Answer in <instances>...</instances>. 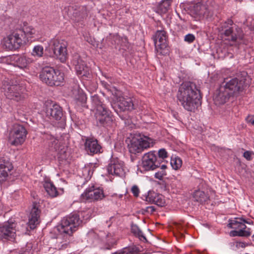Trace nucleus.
<instances>
[{"mask_svg": "<svg viewBox=\"0 0 254 254\" xmlns=\"http://www.w3.org/2000/svg\"><path fill=\"white\" fill-rule=\"evenodd\" d=\"M141 166L146 171L154 170L160 165L157 160V152L151 151L145 153L142 157Z\"/></svg>", "mask_w": 254, "mask_h": 254, "instance_id": "obj_15", "label": "nucleus"}, {"mask_svg": "<svg viewBox=\"0 0 254 254\" xmlns=\"http://www.w3.org/2000/svg\"><path fill=\"white\" fill-rule=\"evenodd\" d=\"M18 31L22 32L23 38L26 39V42H28L29 40L33 37L36 33L35 29L31 26H27L24 24V26L22 29L18 30Z\"/></svg>", "mask_w": 254, "mask_h": 254, "instance_id": "obj_26", "label": "nucleus"}, {"mask_svg": "<svg viewBox=\"0 0 254 254\" xmlns=\"http://www.w3.org/2000/svg\"><path fill=\"white\" fill-rule=\"evenodd\" d=\"M73 15L75 17H77L78 18V20H79L84 18V17L86 15V12L85 11L84 8L82 7L79 11L75 10V12H73Z\"/></svg>", "mask_w": 254, "mask_h": 254, "instance_id": "obj_38", "label": "nucleus"}, {"mask_svg": "<svg viewBox=\"0 0 254 254\" xmlns=\"http://www.w3.org/2000/svg\"><path fill=\"white\" fill-rule=\"evenodd\" d=\"M246 120L248 124L254 126V116H248Z\"/></svg>", "mask_w": 254, "mask_h": 254, "instance_id": "obj_47", "label": "nucleus"}, {"mask_svg": "<svg viewBox=\"0 0 254 254\" xmlns=\"http://www.w3.org/2000/svg\"><path fill=\"white\" fill-rule=\"evenodd\" d=\"M144 196L146 201L151 203H154L159 207H163L165 205L166 202L164 196L161 194L157 193L154 191L149 190L147 194Z\"/></svg>", "mask_w": 254, "mask_h": 254, "instance_id": "obj_22", "label": "nucleus"}, {"mask_svg": "<svg viewBox=\"0 0 254 254\" xmlns=\"http://www.w3.org/2000/svg\"><path fill=\"white\" fill-rule=\"evenodd\" d=\"M74 100L76 103L83 107L88 108L86 105L87 96L82 90H77L75 94Z\"/></svg>", "mask_w": 254, "mask_h": 254, "instance_id": "obj_28", "label": "nucleus"}, {"mask_svg": "<svg viewBox=\"0 0 254 254\" xmlns=\"http://www.w3.org/2000/svg\"><path fill=\"white\" fill-rule=\"evenodd\" d=\"M107 169L109 174L111 175L122 177L125 174L123 165L118 162L114 161L113 163V161H111L107 166Z\"/></svg>", "mask_w": 254, "mask_h": 254, "instance_id": "obj_24", "label": "nucleus"}, {"mask_svg": "<svg viewBox=\"0 0 254 254\" xmlns=\"http://www.w3.org/2000/svg\"><path fill=\"white\" fill-rule=\"evenodd\" d=\"M95 117L97 126L99 127H110L115 122L114 115L107 107L100 108L96 111Z\"/></svg>", "mask_w": 254, "mask_h": 254, "instance_id": "obj_12", "label": "nucleus"}, {"mask_svg": "<svg viewBox=\"0 0 254 254\" xmlns=\"http://www.w3.org/2000/svg\"><path fill=\"white\" fill-rule=\"evenodd\" d=\"M178 183V189H180L182 188V184H181V183L180 182H179L177 180L176 181Z\"/></svg>", "mask_w": 254, "mask_h": 254, "instance_id": "obj_58", "label": "nucleus"}, {"mask_svg": "<svg viewBox=\"0 0 254 254\" xmlns=\"http://www.w3.org/2000/svg\"><path fill=\"white\" fill-rule=\"evenodd\" d=\"M77 75L83 80L89 79L92 76L91 70L89 66L85 67L84 70L80 72Z\"/></svg>", "mask_w": 254, "mask_h": 254, "instance_id": "obj_35", "label": "nucleus"}, {"mask_svg": "<svg viewBox=\"0 0 254 254\" xmlns=\"http://www.w3.org/2000/svg\"><path fill=\"white\" fill-rule=\"evenodd\" d=\"M171 3L170 0H162L156 7V12L160 14L166 13L168 11Z\"/></svg>", "mask_w": 254, "mask_h": 254, "instance_id": "obj_29", "label": "nucleus"}, {"mask_svg": "<svg viewBox=\"0 0 254 254\" xmlns=\"http://www.w3.org/2000/svg\"><path fill=\"white\" fill-rule=\"evenodd\" d=\"M45 110L47 118L51 120L56 121L58 127L64 128L66 126L65 113L59 104L52 101L48 102L46 104Z\"/></svg>", "mask_w": 254, "mask_h": 254, "instance_id": "obj_6", "label": "nucleus"}, {"mask_svg": "<svg viewBox=\"0 0 254 254\" xmlns=\"http://www.w3.org/2000/svg\"><path fill=\"white\" fill-rule=\"evenodd\" d=\"M71 9H73V7H71V6H68V10H70Z\"/></svg>", "mask_w": 254, "mask_h": 254, "instance_id": "obj_59", "label": "nucleus"}, {"mask_svg": "<svg viewBox=\"0 0 254 254\" xmlns=\"http://www.w3.org/2000/svg\"><path fill=\"white\" fill-rule=\"evenodd\" d=\"M253 241L254 242V234L252 236Z\"/></svg>", "mask_w": 254, "mask_h": 254, "instance_id": "obj_60", "label": "nucleus"}, {"mask_svg": "<svg viewBox=\"0 0 254 254\" xmlns=\"http://www.w3.org/2000/svg\"><path fill=\"white\" fill-rule=\"evenodd\" d=\"M170 164L174 169L178 170L182 165V160L178 157H176L174 158H172Z\"/></svg>", "mask_w": 254, "mask_h": 254, "instance_id": "obj_36", "label": "nucleus"}, {"mask_svg": "<svg viewBox=\"0 0 254 254\" xmlns=\"http://www.w3.org/2000/svg\"><path fill=\"white\" fill-rule=\"evenodd\" d=\"M43 186L47 194L52 197H56L58 195V191L54 184L50 179H46L43 182Z\"/></svg>", "mask_w": 254, "mask_h": 254, "instance_id": "obj_25", "label": "nucleus"}, {"mask_svg": "<svg viewBox=\"0 0 254 254\" xmlns=\"http://www.w3.org/2000/svg\"><path fill=\"white\" fill-rule=\"evenodd\" d=\"M7 60L11 62V64L18 67L20 69L26 68L28 65L32 63V60L24 55H12L8 57Z\"/></svg>", "mask_w": 254, "mask_h": 254, "instance_id": "obj_19", "label": "nucleus"}, {"mask_svg": "<svg viewBox=\"0 0 254 254\" xmlns=\"http://www.w3.org/2000/svg\"><path fill=\"white\" fill-rule=\"evenodd\" d=\"M240 223L239 226H237L235 227V229H243L246 230L247 228V226L245 225V223L243 221L240 220Z\"/></svg>", "mask_w": 254, "mask_h": 254, "instance_id": "obj_48", "label": "nucleus"}, {"mask_svg": "<svg viewBox=\"0 0 254 254\" xmlns=\"http://www.w3.org/2000/svg\"><path fill=\"white\" fill-rule=\"evenodd\" d=\"M47 139L51 140V142L52 143V144H56L57 143V140L54 137V136L52 135H48L47 136Z\"/></svg>", "mask_w": 254, "mask_h": 254, "instance_id": "obj_50", "label": "nucleus"}, {"mask_svg": "<svg viewBox=\"0 0 254 254\" xmlns=\"http://www.w3.org/2000/svg\"><path fill=\"white\" fill-rule=\"evenodd\" d=\"M152 38L158 53L163 56L169 54L168 36L166 31L164 29L157 30Z\"/></svg>", "mask_w": 254, "mask_h": 254, "instance_id": "obj_13", "label": "nucleus"}, {"mask_svg": "<svg viewBox=\"0 0 254 254\" xmlns=\"http://www.w3.org/2000/svg\"><path fill=\"white\" fill-rule=\"evenodd\" d=\"M166 172L165 170H161L158 171L155 174L154 177L155 178L161 180L164 176L166 175Z\"/></svg>", "mask_w": 254, "mask_h": 254, "instance_id": "obj_44", "label": "nucleus"}, {"mask_svg": "<svg viewBox=\"0 0 254 254\" xmlns=\"http://www.w3.org/2000/svg\"><path fill=\"white\" fill-rule=\"evenodd\" d=\"M239 218H235L233 220H229L227 226L229 228L235 229V227L239 226L240 223Z\"/></svg>", "mask_w": 254, "mask_h": 254, "instance_id": "obj_39", "label": "nucleus"}, {"mask_svg": "<svg viewBox=\"0 0 254 254\" xmlns=\"http://www.w3.org/2000/svg\"><path fill=\"white\" fill-rule=\"evenodd\" d=\"M32 246H27L26 248H22L19 250L18 254H31L32 253Z\"/></svg>", "mask_w": 254, "mask_h": 254, "instance_id": "obj_43", "label": "nucleus"}, {"mask_svg": "<svg viewBox=\"0 0 254 254\" xmlns=\"http://www.w3.org/2000/svg\"><path fill=\"white\" fill-rule=\"evenodd\" d=\"M67 43L57 39H52L49 43L50 56L59 59L62 63L65 62L67 58Z\"/></svg>", "mask_w": 254, "mask_h": 254, "instance_id": "obj_7", "label": "nucleus"}, {"mask_svg": "<svg viewBox=\"0 0 254 254\" xmlns=\"http://www.w3.org/2000/svg\"><path fill=\"white\" fill-rule=\"evenodd\" d=\"M91 98L92 103L96 108V111H98V110L100 108L102 109L103 108H107L106 105L102 103L100 97L98 95L95 94L92 96Z\"/></svg>", "mask_w": 254, "mask_h": 254, "instance_id": "obj_33", "label": "nucleus"}, {"mask_svg": "<svg viewBox=\"0 0 254 254\" xmlns=\"http://www.w3.org/2000/svg\"><path fill=\"white\" fill-rule=\"evenodd\" d=\"M177 99L184 109L194 112L201 104L202 97L196 84L191 81L183 82L177 93Z\"/></svg>", "mask_w": 254, "mask_h": 254, "instance_id": "obj_2", "label": "nucleus"}, {"mask_svg": "<svg viewBox=\"0 0 254 254\" xmlns=\"http://www.w3.org/2000/svg\"><path fill=\"white\" fill-rule=\"evenodd\" d=\"M209 196L204 191L199 190H195L192 195V199L194 201L202 204L209 199Z\"/></svg>", "mask_w": 254, "mask_h": 254, "instance_id": "obj_27", "label": "nucleus"}, {"mask_svg": "<svg viewBox=\"0 0 254 254\" xmlns=\"http://www.w3.org/2000/svg\"><path fill=\"white\" fill-rule=\"evenodd\" d=\"M81 197L85 200L98 201L105 197L103 189L96 188L94 185L89 187L81 195Z\"/></svg>", "mask_w": 254, "mask_h": 254, "instance_id": "obj_17", "label": "nucleus"}, {"mask_svg": "<svg viewBox=\"0 0 254 254\" xmlns=\"http://www.w3.org/2000/svg\"><path fill=\"white\" fill-rule=\"evenodd\" d=\"M44 54V48L42 45H38L33 49L31 52V55L34 57L41 58L43 57Z\"/></svg>", "mask_w": 254, "mask_h": 254, "instance_id": "obj_34", "label": "nucleus"}, {"mask_svg": "<svg viewBox=\"0 0 254 254\" xmlns=\"http://www.w3.org/2000/svg\"><path fill=\"white\" fill-rule=\"evenodd\" d=\"M25 88L19 84H10L5 90L4 94L7 98L18 102L25 97Z\"/></svg>", "mask_w": 254, "mask_h": 254, "instance_id": "obj_14", "label": "nucleus"}, {"mask_svg": "<svg viewBox=\"0 0 254 254\" xmlns=\"http://www.w3.org/2000/svg\"><path fill=\"white\" fill-rule=\"evenodd\" d=\"M12 164L8 161L0 159V182L5 180L8 176V173L12 169Z\"/></svg>", "mask_w": 254, "mask_h": 254, "instance_id": "obj_23", "label": "nucleus"}, {"mask_svg": "<svg viewBox=\"0 0 254 254\" xmlns=\"http://www.w3.org/2000/svg\"><path fill=\"white\" fill-rule=\"evenodd\" d=\"M111 248H112V247L111 246L108 245L107 247L102 248L101 249L103 250H111Z\"/></svg>", "mask_w": 254, "mask_h": 254, "instance_id": "obj_57", "label": "nucleus"}, {"mask_svg": "<svg viewBox=\"0 0 254 254\" xmlns=\"http://www.w3.org/2000/svg\"><path fill=\"white\" fill-rule=\"evenodd\" d=\"M39 78L43 82L49 86H59L64 80V73L54 67H44L39 74Z\"/></svg>", "mask_w": 254, "mask_h": 254, "instance_id": "obj_5", "label": "nucleus"}, {"mask_svg": "<svg viewBox=\"0 0 254 254\" xmlns=\"http://www.w3.org/2000/svg\"><path fill=\"white\" fill-rule=\"evenodd\" d=\"M146 211L153 213L154 212L156 211V208L153 206H148L146 208Z\"/></svg>", "mask_w": 254, "mask_h": 254, "instance_id": "obj_51", "label": "nucleus"}, {"mask_svg": "<svg viewBox=\"0 0 254 254\" xmlns=\"http://www.w3.org/2000/svg\"><path fill=\"white\" fill-rule=\"evenodd\" d=\"M131 191L135 197H137L139 193V189L136 185H134L132 187Z\"/></svg>", "mask_w": 254, "mask_h": 254, "instance_id": "obj_45", "label": "nucleus"}, {"mask_svg": "<svg viewBox=\"0 0 254 254\" xmlns=\"http://www.w3.org/2000/svg\"><path fill=\"white\" fill-rule=\"evenodd\" d=\"M82 222L79 214L76 213H70L62 220L61 224L57 227V230L61 235H64V237H70L77 230Z\"/></svg>", "mask_w": 254, "mask_h": 254, "instance_id": "obj_3", "label": "nucleus"}, {"mask_svg": "<svg viewBox=\"0 0 254 254\" xmlns=\"http://www.w3.org/2000/svg\"><path fill=\"white\" fill-rule=\"evenodd\" d=\"M250 230V228H248L247 230L239 229L238 230L237 236L248 237L251 235Z\"/></svg>", "mask_w": 254, "mask_h": 254, "instance_id": "obj_40", "label": "nucleus"}, {"mask_svg": "<svg viewBox=\"0 0 254 254\" xmlns=\"http://www.w3.org/2000/svg\"><path fill=\"white\" fill-rule=\"evenodd\" d=\"M121 253L122 254H132L128 248L124 249L123 251Z\"/></svg>", "mask_w": 254, "mask_h": 254, "instance_id": "obj_54", "label": "nucleus"}, {"mask_svg": "<svg viewBox=\"0 0 254 254\" xmlns=\"http://www.w3.org/2000/svg\"><path fill=\"white\" fill-rule=\"evenodd\" d=\"M16 224L8 221L0 226V240L5 241L14 238L16 235Z\"/></svg>", "mask_w": 254, "mask_h": 254, "instance_id": "obj_18", "label": "nucleus"}, {"mask_svg": "<svg viewBox=\"0 0 254 254\" xmlns=\"http://www.w3.org/2000/svg\"><path fill=\"white\" fill-rule=\"evenodd\" d=\"M239 219L241 221H243V222L245 223V224H253V221H248L247 220L245 219V218L243 217L239 218Z\"/></svg>", "mask_w": 254, "mask_h": 254, "instance_id": "obj_53", "label": "nucleus"}, {"mask_svg": "<svg viewBox=\"0 0 254 254\" xmlns=\"http://www.w3.org/2000/svg\"><path fill=\"white\" fill-rule=\"evenodd\" d=\"M73 64L75 66L76 74L84 70L85 67H88L85 62L80 58H74L72 61Z\"/></svg>", "mask_w": 254, "mask_h": 254, "instance_id": "obj_30", "label": "nucleus"}, {"mask_svg": "<svg viewBox=\"0 0 254 254\" xmlns=\"http://www.w3.org/2000/svg\"><path fill=\"white\" fill-rule=\"evenodd\" d=\"M157 160L159 161H163L164 159L168 157V153L165 149L162 148L159 150L157 152Z\"/></svg>", "mask_w": 254, "mask_h": 254, "instance_id": "obj_37", "label": "nucleus"}, {"mask_svg": "<svg viewBox=\"0 0 254 254\" xmlns=\"http://www.w3.org/2000/svg\"><path fill=\"white\" fill-rule=\"evenodd\" d=\"M27 131L23 125L15 124L9 132L8 141L13 146H18L24 143L26 138Z\"/></svg>", "mask_w": 254, "mask_h": 254, "instance_id": "obj_10", "label": "nucleus"}, {"mask_svg": "<svg viewBox=\"0 0 254 254\" xmlns=\"http://www.w3.org/2000/svg\"><path fill=\"white\" fill-rule=\"evenodd\" d=\"M21 31L16 30L4 39L3 46L7 50H16L24 46L27 42Z\"/></svg>", "mask_w": 254, "mask_h": 254, "instance_id": "obj_11", "label": "nucleus"}, {"mask_svg": "<svg viewBox=\"0 0 254 254\" xmlns=\"http://www.w3.org/2000/svg\"><path fill=\"white\" fill-rule=\"evenodd\" d=\"M246 244L245 243H243V242H239V243H237V245L236 246L237 247H241V248H245L246 247Z\"/></svg>", "mask_w": 254, "mask_h": 254, "instance_id": "obj_56", "label": "nucleus"}, {"mask_svg": "<svg viewBox=\"0 0 254 254\" xmlns=\"http://www.w3.org/2000/svg\"><path fill=\"white\" fill-rule=\"evenodd\" d=\"M249 85V77L243 71L236 77L224 79L213 94V100L217 105H223L238 96Z\"/></svg>", "mask_w": 254, "mask_h": 254, "instance_id": "obj_1", "label": "nucleus"}, {"mask_svg": "<svg viewBox=\"0 0 254 254\" xmlns=\"http://www.w3.org/2000/svg\"><path fill=\"white\" fill-rule=\"evenodd\" d=\"M84 141L85 150L89 155H93L103 152V149L99 141L94 137H86Z\"/></svg>", "mask_w": 254, "mask_h": 254, "instance_id": "obj_16", "label": "nucleus"}, {"mask_svg": "<svg viewBox=\"0 0 254 254\" xmlns=\"http://www.w3.org/2000/svg\"><path fill=\"white\" fill-rule=\"evenodd\" d=\"M128 248L132 254H134V253H138L139 252V250H138V249L135 247Z\"/></svg>", "mask_w": 254, "mask_h": 254, "instance_id": "obj_52", "label": "nucleus"}, {"mask_svg": "<svg viewBox=\"0 0 254 254\" xmlns=\"http://www.w3.org/2000/svg\"><path fill=\"white\" fill-rule=\"evenodd\" d=\"M39 204L34 201L32 204V208L31 209L28 224L31 229H34L36 225L39 223L38 220L40 218L41 210L39 208Z\"/></svg>", "mask_w": 254, "mask_h": 254, "instance_id": "obj_21", "label": "nucleus"}, {"mask_svg": "<svg viewBox=\"0 0 254 254\" xmlns=\"http://www.w3.org/2000/svg\"><path fill=\"white\" fill-rule=\"evenodd\" d=\"M233 23L231 19H228L225 22L222 23L219 27L221 34L226 37H230L229 40L232 42H236L238 39L243 40L244 36L243 30L237 26L234 29L232 27Z\"/></svg>", "mask_w": 254, "mask_h": 254, "instance_id": "obj_9", "label": "nucleus"}, {"mask_svg": "<svg viewBox=\"0 0 254 254\" xmlns=\"http://www.w3.org/2000/svg\"><path fill=\"white\" fill-rule=\"evenodd\" d=\"M101 82L102 85L108 90V91L110 92L114 96L115 95V92H117V93L119 92V91L116 90V89H112L111 86L106 82L104 81H101Z\"/></svg>", "mask_w": 254, "mask_h": 254, "instance_id": "obj_42", "label": "nucleus"}, {"mask_svg": "<svg viewBox=\"0 0 254 254\" xmlns=\"http://www.w3.org/2000/svg\"><path fill=\"white\" fill-rule=\"evenodd\" d=\"M252 152L250 151H246L244 152L243 154V156L245 157L247 160L250 161L252 160Z\"/></svg>", "mask_w": 254, "mask_h": 254, "instance_id": "obj_46", "label": "nucleus"}, {"mask_svg": "<svg viewBox=\"0 0 254 254\" xmlns=\"http://www.w3.org/2000/svg\"><path fill=\"white\" fill-rule=\"evenodd\" d=\"M167 163L163 160V161H160L159 164L160 165H158V167L157 168L160 167L161 169L162 170H165L167 168Z\"/></svg>", "mask_w": 254, "mask_h": 254, "instance_id": "obj_49", "label": "nucleus"}, {"mask_svg": "<svg viewBox=\"0 0 254 254\" xmlns=\"http://www.w3.org/2000/svg\"><path fill=\"white\" fill-rule=\"evenodd\" d=\"M114 96V102H111L112 108L122 120H127L128 116L127 115H123L122 113L130 112L134 109L132 99L120 96L119 91L118 93L115 92Z\"/></svg>", "mask_w": 254, "mask_h": 254, "instance_id": "obj_4", "label": "nucleus"}, {"mask_svg": "<svg viewBox=\"0 0 254 254\" xmlns=\"http://www.w3.org/2000/svg\"><path fill=\"white\" fill-rule=\"evenodd\" d=\"M131 232L136 237H137L140 240H144L145 242H147V240L145 236L143 235L142 231L139 228L137 225L132 223L131 225Z\"/></svg>", "mask_w": 254, "mask_h": 254, "instance_id": "obj_31", "label": "nucleus"}, {"mask_svg": "<svg viewBox=\"0 0 254 254\" xmlns=\"http://www.w3.org/2000/svg\"><path fill=\"white\" fill-rule=\"evenodd\" d=\"M152 139L140 133L134 134L128 144L129 151L131 154L141 153L144 149L150 147Z\"/></svg>", "mask_w": 254, "mask_h": 254, "instance_id": "obj_8", "label": "nucleus"}, {"mask_svg": "<svg viewBox=\"0 0 254 254\" xmlns=\"http://www.w3.org/2000/svg\"><path fill=\"white\" fill-rule=\"evenodd\" d=\"M238 230H232L230 232V235L231 237H236L237 236Z\"/></svg>", "mask_w": 254, "mask_h": 254, "instance_id": "obj_55", "label": "nucleus"}, {"mask_svg": "<svg viewBox=\"0 0 254 254\" xmlns=\"http://www.w3.org/2000/svg\"><path fill=\"white\" fill-rule=\"evenodd\" d=\"M108 40H112L114 41L115 44H120V41H122L125 43V45L128 44L127 38L126 37H121L118 33L113 34H109V35L107 37Z\"/></svg>", "mask_w": 254, "mask_h": 254, "instance_id": "obj_32", "label": "nucleus"}, {"mask_svg": "<svg viewBox=\"0 0 254 254\" xmlns=\"http://www.w3.org/2000/svg\"><path fill=\"white\" fill-rule=\"evenodd\" d=\"M195 40V37L193 34L189 33L184 37V41L188 44L192 43Z\"/></svg>", "mask_w": 254, "mask_h": 254, "instance_id": "obj_41", "label": "nucleus"}, {"mask_svg": "<svg viewBox=\"0 0 254 254\" xmlns=\"http://www.w3.org/2000/svg\"><path fill=\"white\" fill-rule=\"evenodd\" d=\"M191 12L195 15L196 18L198 19L211 17L212 13L206 4L197 3L194 5Z\"/></svg>", "mask_w": 254, "mask_h": 254, "instance_id": "obj_20", "label": "nucleus"}]
</instances>
